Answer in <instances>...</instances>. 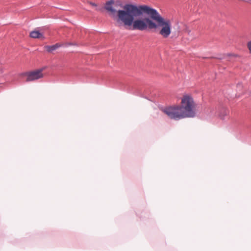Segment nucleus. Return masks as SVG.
<instances>
[{"mask_svg":"<svg viewBox=\"0 0 251 251\" xmlns=\"http://www.w3.org/2000/svg\"><path fill=\"white\" fill-rule=\"evenodd\" d=\"M113 3V0L107 1L104 8L111 12L112 17L120 25H123L126 27L132 25V30L140 31L156 27V24L152 21L156 9L147 5L126 4L123 9L117 11L112 6Z\"/></svg>","mask_w":251,"mask_h":251,"instance_id":"1","label":"nucleus"},{"mask_svg":"<svg viewBox=\"0 0 251 251\" xmlns=\"http://www.w3.org/2000/svg\"><path fill=\"white\" fill-rule=\"evenodd\" d=\"M195 105L192 97L185 95L181 100V106H170L164 107L162 111L169 118L179 120L185 118H192L195 116Z\"/></svg>","mask_w":251,"mask_h":251,"instance_id":"2","label":"nucleus"},{"mask_svg":"<svg viewBox=\"0 0 251 251\" xmlns=\"http://www.w3.org/2000/svg\"><path fill=\"white\" fill-rule=\"evenodd\" d=\"M153 18L154 21L157 23L156 27H153V28L156 29L160 27L159 34L164 38H167L171 33L172 25L171 21L169 20L164 19L156 10L155 16Z\"/></svg>","mask_w":251,"mask_h":251,"instance_id":"3","label":"nucleus"},{"mask_svg":"<svg viewBox=\"0 0 251 251\" xmlns=\"http://www.w3.org/2000/svg\"><path fill=\"white\" fill-rule=\"evenodd\" d=\"M43 70V69H41L26 73V81H33L43 77V75L42 73Z\"/></svg>","mask_w":251,"mask_h":251,"instance_id":"4","label":"nucleus"},{"mask_svg":"<svg viewBox=\"0 0 251 251\" xmlns=\"http://www.w3.org/2000/svg\"><path fill=\"white\" fill-rule=\"evenodd\" d=\"M229 113V111L224 107H218V116L222 119Z\"/></svg>","mask_w":251,"mask_h":251,"instance_id":"5","label":"nucleus"},{"mask_svg":"<svg viewBox=\"0 0 251 251\" xmlns=\"http://www.w3.org/2000/svg\"><path fill=\"white\" fill-rule=\"evenodd\" d=\"M30 36L33 38H44L43 35L39 31H32L30 33Z\"/></svg>","mask_w":251,"mask_h":251,"instance_id":"6","label":"nucleus"},{"mask_svg":"<svg viewBox=\"0 0 251 251\" xmlns=\"http://www.w3.org/2000/svg\"><path fill=\"white\" fill-rule=\"evenodd\" d=\"M59 47H60V45L59 44H56L52 46H46L45 47V49L48 52H51L58 49Z\"/></svg>","mask_w":251,"mask_h":251,"instance_id":"7","label":"nucleus"},{"mask_svg":"<svg viewBox=\"0 0 251 251\" xmlns=\"http://www.w3.org/2000/svg\"><path fill=\"white\" fill-rule=\"evenodd\" d=\"M209 115L210 116L218 115V107H211L209 109Z\"/></svg>","mask_w":251,"mask_h":251,"instance_id":"8","label":"nucleus"},{"mask_svg":"<svg viewBox=\"0 0 251 251\" xmlns=\"http://www.w3.org/2000/svg\"><path fill=\"white\" fill-rule=\"evenodd\" d=\"M236 55L235 54H231V53H228V54H227L226 55H225V56L224 57H223V58H226V57H230V56H235ZM222 58H221V59H222Z\"/></svg>","mask_w":251,"mask_h":251,"instance_id":"9","label":"nucleus"},{"mask_svg":"<svg viewBox=\"0 0 251 251\" xmlns=\"http://www.w3.org/2000/svg\"><path fill=\"white\" fill-rule=\"evenodd\" d=\"M248 48L251 53V41L249 42L248 43Z\"/></svg>","mask_w":251,"mask_h":251,"instance_id":"10","label":"nucleus"},{"mask_svg":"<svg viewBox=\"0 0 251 251\" xmlns=\"http://www.w3.org/2000/svg\"><path fill=\"white\" fill-rule=\"evenodd\" d=\"M237 88L238 89H240V88H242L243 86H242V84L241 83H238L237 84Z\"/></svg>","mask_w":251,"mask_h":251,"instance_id":"11","label":"nucleus"},{"mask_svg":"<svg viewBox=\"0 0 251 251\" xmlns=\"http://www.w3.org/2000/svg\"><path fill=\"white\" fill-rule=\"evenodd\" d=\"M89 3L93 6H97V4L94 3V2H89Z\"/></svg>","mask_w":251,"mask_h":251,"instance_id":"12","label":"nucleus"},{"mask_svg":"<svg viewBox=\"0 0 251 251\" xmlns=\"http://www.w3.org/2000/svg\"><path fill=\"white\" fill-rule=\"evenodd\" d=\"M73 45V44H72V43H69V45Z\"/></svg>","mask_w":251,"mask_h":251,"instance_id":"13","label":"nucleus"}]
</instances>
